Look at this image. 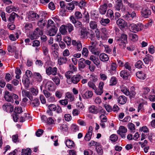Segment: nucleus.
I'll use <instances>...</instances> for the list:
<instances>
[{"label":"nucleus","instance_id":"obj_44","mask_svg":"<svg viewBox=\"0 0 155 155\" xmlns=\"http://www.w3.org/2000/svg\"><path fill=\"white\" fill-rule=\"evenodd\" d=\"M66 28L69 33H71L74 30V27L71 24L68 23L65 25Z\"/></svg>","mask_w":155,"mask_h":155},{"label":"nucleus","instance_id":"obj_29","mask_svg":"<svg viewBox=\"0 0 155 155\" xmlns=\"http://www.w3.org/2000/svg\"><path fill=\"white\" fill-rule=\"evenodd\" d=\"M46 21L43 18H40L37 22L38 25L41 28H43L46 25Z\"/></svg>","mask_w":155,"mask_h":155},{"label":"nucleus","instance_id":"obj_1","mask_svg":"<svg viewBox=\"0 0 155 155\" xmlns=\"http://www.w3.org/2000/svg\"><path fill=\"white\" fill-rule=\"evenodd\" d=\"M127 35L125 33H122L120 37L117 36L115 37V40L120 45H123L125 47V43L127 41Z\"/></svg>","mask_w":155,"mask_h":155},{"label":"nucleus","instance_id":"obj_40","mask_svg":"<svg viewBox=\"0 0 155 155\" xmlns=\"http://www.w3.org/2000/svg\"><path fill=\"white\" fill-rule=\"evenodd\" d=\"M60 31L62 35H66L67 33V29L65 25H63L61 26Z\"/></svg>","mask_w":155,"mask_h":155},{"label":"nucleus","instance_id":"obj_34","mask_svg":"<svg viewBox=\"0 0 155 155\" xmlns=\"http://www.w3.org/2000/svg\"><path fill=\"white\" fill-rule=\"evenodd\" d=\"M65 143L66 146L69 148H71V147L74 146V142L70 139L67 140L66 141Z\"/></svg>","mask_w":155,"mask_h":155},{"label":"nucleus","instance_id":"obj_13","mask_svg":"<svg viewBox=\"0 0 155 155\" xmlns=\"http://www.w3.org/2000/svg\"><path fill=\"white\" fill-rule=\"evenodd\" d=\"M45 88L50 91L54 90L55 89L54 84L51 81H47L45 84Z\"/></svg>","mask_w":155,"mask_h":155},{"label":"nucleus","instance_id":"obj_53","mask_svg":"<svg viewBox=\"0 0 155 155\" xmlns=\"http://www.w3.org/2000/svg\"><path fill=\"white\" fill-rule=\"evenodd\" d=\"M88 53L89 51L87 48L85 47L83 48L82 51V55L85 57H87L88 56Z\"/></svg>","mask_w":155,"mask_h":155},{"label":"nucleus","instance_id":"obj_22","mask_svg":"<svg viewBox=\"0 0 155 155\" xmlns=\"http://www.w3.org/2000/svg\"><path fill=\"white\" fill-rule=\"evenodd\" d=\"M88 33V32L87 31L86 28L84 27L82 28L80 31L81 38H87Z\"/></svg>","mask_w":155,"mask_h":155},{"label":"nucleus","instance_id":"obj_17","mask_svg":"<svg viewBox=\"0 0 155 155\" xmlns=\"http://www.w3.org/2000/svg\"><path fill=\"white\" fill-rule=\"evenodd\" d=\"M8 33L7 31L1 29L0 30V37L3 40H5L7 38Z\"/></svg>","mask_w":155,"mask_h":155},{"label":"nucleus","instance_id":"obj_27","mask_svg":"<svg viewBox=\"0 0 155 155\" xmlns=\"http://www.w3.org/2000/svg\"><path fill=\"white\" fill-rule=\"evenodd\" d=\"M127 101L126 97L123 95L120 96L117 100L118 103L121 104H125Z\"/></svg>","mask_w":155,"mask_h":155},{"label":"nucleus","instance_id":"obj_2","mask_svg":"<svg viewBox=\"0 0 155 155\" xmlns=\"http://www.w3.org/2000/svg\"><path fill=\"white\" fill-rule=\"evenodd\" d=\"M143 28V26L141 24H137L134 23L131 24L129 26V29L130 31L134 33L142 30Z\"/></svg>","mask_w":155,"mask_h":155},{"label":"nucleus","instance_id":"obj_55","mask_svg":"<svg viewBox=\"0 0 155 155\" xmlns=\"http://www.w3.org/2000/svg\"><path fill=\"white\" fill-rule=\"evenodd\" d=\"M73 73V71H68L65 74V76L69 80L71 79Z\"/></svg>","mask_w":155,"mask_h":155},{"label":"nucleus","instance_id":"obj_9","mask_svg":"<svg viewBox=\"0 0 155 155\" xmlns=\"http://www.w3.org/2000/svg\"><path fill=\"white\" fill-rule=\"evenodd\" d=\"M77 1H73L72 2L68 3L66 6V8L69 12L73 11L75 8V5L77 6Z\"/></svg>","mask_w":155,"mask_h":155},{"label":"nucleus","instance_id":"obj_12","mask_svg":"<svg viewBox=\"0 0 155 155\" xmlns=\"http://www.w3.org/2000/svg\"><path fill=\"white\" fill-rule=\"evenodd\" d=\"M116 21L117 24L121 29L125 28L127 25V22L122 19L119 18Z\"/></svg>","mask_w":155,"mask_h":155},{"label":"nucleus","instance_id":"obj_4","mask_svg":"<svg viewBox=\"0 0 155 155\" xmlns=\"http://www.w3.org/2000/svg\"><path fill=\"white\" fill-rule=\"evenodd\" d=\"M43 32L42 29L37 28L34 30L33 33L30 35V38L31 40L36 39L38 37L42 35Z\"/></svg>","mask_w":155,"mask_h":155},{"label":"nucleus","instance_id":"obj_33","mask_svg":"<svg viewBox=\"0 0 155 155\" xmlns=\"http://www.w3.org/2000/svg\"><path fill=\"white\" fill-rule=\"evenodd\" d=\"M99 58L103 62L107 61L109 60L108 55L105 53L101 54L100 55Z\"/></svg>","mask_w":155,"mask_h":155},{"label":"nucleus","instance_id":"obj_32","mask_svg":"<svg viewBox=\"0 0 155 155\" xmlns=\"http://www.w3.org/2000/svg\"><path fill=\"white\" fill-rule=\"evenodd\" d=\"M89 110L91 113L95 114H97L98 112V110L97 107L94 105L90 107Z\"/></svg>","mask_w":155,"mask_h":155},{"label":"nucleus","instance_id":"obj_47","mask_svg":"<svg viewBox=\"0 0 155 155\" xmlns=\"http://www.w3.org/2000/svg\"><path fill=\"white\" fill-rule=\"evenodd\" d=\"M117 81L115 77H112L110 81V85L113 86L116 85L117 83Z\"/></svg>","mask_w":155,"mask_h":155},{"label":"nucleus","instance_id":"obj_58","mask_svg":"<svg viewBox=\"0 0 155 155\" xmlns=\"http://www.w3.org/2000/svg\"><path fill=\"white\" fill-rule=\"evenodd\" d=\"M88 85L89 87L92 88L94 90H96V86L94 82L92 81H89L88 83Z\"/></svg>","mask_w":155,"mask_h":155},{"label":"nucleus","instance_id":"obj_61","mask_svg":"<svg viewBox=\"0 0 155 155\" xmlns=\"http://www.w3.org/2000/svg\"><path fill=\"white\" fill-rule=\"evenodd\" d=\"M10 103H8L5 104L2 106V108L4 110L7 112L9 111L10 107L9 106Z\"/></svg>","mask_w":155,"mask_h":155},{"label":"nucleus","instance_id":"obj_37","mask_svg":"<svg viewBox=\"0 0 155 155\" xmlns=\"http://www.w3.org/2000/svg\"><path fill=\"white\" fill-rule=\"evenodd\" d=\"M57 29L56 27L52 28L50 29L48 32V35L50 36H54L56 33Z\"/></svg>","mask_w":155,"mask_h":155},{"label":"nucleus","instance_id":"obj_30","mask_svg":"<svg viewBox=\"0 0 155 155\" xmlns=\"http://www.w3.org/2000/svg\"><path fill=\"white\" fill-rule=\"evenodd\" d=\"M71 16H73L74 19L75 20L80 19L82 18V15L81 13L78 11H76L74 13V15H72Z\"/></svg>","mask_w":155,"mask_h":155},{"label":"nucleus","instance_id":"obj_16","mask_svg":"<svg viewBox=\"0 0 155 155\" xmlns=\"http://www.w3.org/2000/svg\"><path fill=\"white\" fill-rule=\"evenodd\" d=\"M107 7V5L106 3H104L101 5L99 8L100 13L101 15L105 14L106 12Z\"/></svg>","mask_w":155,"mask_h":155},{"label":"nucleus","instance_id":"obj_62","mask_svg":"<svg viewBox=\"0 0 155 155\" xmlns=\"http://www.w3.org/2000/svg\"><path fill=\"white\" fill-rule=\"evenodd\" d=\"M15 114H20L22 112V110L21 107H16L15 108L14 111Z\"/></svg>","mask_w":155,"mask_h":155},{"label":"nucleus","instance_id":"obj_52","mask_svg":"<svg viewBox=\"0 0 155 155\" xmlns=\"http://www.w3.org/2000/svg\"><path fill=\"white\" fill-rule=\"evenodd\" d=\"M59 128L63 132H66L68 130V125L66 124H63L62 125L60 126Z\"/></svg>","mask_w":155,"mask_h":155},{"label":"nucleus","instance_id":"obj_45","mask_svg":"<svg viewBox=\"0 0 155 155\" xmlns=\"http://www.w3.org/2000/svg\"><path fill=\"white\" fill-rule=\"evenodd\" d=\"M65 98L68 99L69 101L72 102L74 100V96L69 92H67L66 94Z\"/></svg>","mask_w":155,"mask_h":155},{"label":"nucleus","instance_id":"obj_25","mask_svg":"<svg viewBox=\"0 0 155 155\" xmlns=\"http://www.w3.org/2000/svg\"><path fill=\"white\" fill-rule=\"evenodd\" d=\"M17 16L18 15L16 13L13 12L10 14L9 18L7 19V21L11 23H13L15 21V19Z\"/></svg>","mask_w":155,"mask_h":155},{"label":"nucleus","instance_id":"obj_21","mask_svg":"<svg viewBox=\"0 0 155 155\" xmlns=\"http://www.w3.org/2000/svg\"><path fill=\"white\" fill-rule=\"evenodd\" d=\"M29 78L27 77L26 76H23L22 78V82L25 87L28 88L30 83Z\"/></svg>","mask_w":155,"mask_h":155},{"label":"nucleus","instance_id":"obj_28","mask_svg":"<svg viewBox=\"0 0 155 155\" xmlns=\"http://www.w3.org/2000/svg\"><path fill=\"white\" fill-rule=\"evenodd\" d=\"M136 76L137 78L142 80L145 79L146 78V74L142 71L137 72L136 73Z\"/></svg>","mask_w":155,"mask_h":155},{"label":"nucleus","instance_id":"obj_11","mask_svg":"<svg viewBox=\"0 0 155 155\" xmlns=\"http://www.w3.org/2000/svg\"><path fill=\"white\" fill-rule=\"evenodd\" d=\"M93 127L92 126H90L87 132L86 133L84 137V140L86 141H89L91 139L92 134Z\"/></svg>","mask_w":155,"mask_h":155},{"label":"nucleus","instance_id":"obj_63","mask_svg":"<svg viewBox=\"0 0 155 155\" xmlns=\"http://www.w3.org/2000/svg\"><path fill=\"white\" fill-rule=\"evenodd\" d=\"M143 63L142 61H138L135 64V66L138 68H142V66L143 65Z\"/></svg>","mask_w":155,"mask_h":155},{"label":"nucleus","instance_id":"obj_59","mask_svg":"<svg viewBox=\"0 0 155 155\" xmlns=\"http://www.w3.org/2000/svg\"><path fill=\"white\" fill-rule=\"evenodd\" d=\"M118 137L117 135L113 134L110 137V140L113 142H115L118 139Z\"/></svg>","mask_w":155,"mask_h":155},{"label":"nucleus","instance_id":"obj_43","mask_svg":"<svg viewBox=\"0 0 155 155\" xmlns=\"http://www.w3.org/2000/svg\"><path fill=\"white\" fill-rule=\"evenodd\" d=\"M129 36L130 39L133 41H135L138 39L137 35L134 33H130L129 34Z\"/></svg>","mask_w":155,"mask_h":155},{"label":"nucleus","instance_id":"obj_35","mask_svg":"<svg viewBox=\"0 0 155 155\" xmlns=\"http://www.w3.org/2000/svg\"><path fill=\"white\" fill-rule=\"evenodd\" d=\"M68 59L65 57H60L58 59V63L59 65L65 64L67 61Z\"/></svg>","mask_w":155,"mask_h":155},{"label":"nucleus","instance_id":"obj_23","mask_svg":"<svg viewBox=\"0 0 155 155\" xmlns=\"http://www.w3.org/2000/svg\"><path fill=\"white\" fill-rule=\"evenodd\" d=\"M4 98L6 101L8 102H13V100L11 94L8 92H5L4 94Z\"/></svg>","mask_w":155,"mask_h":155},{"label":"nucleus","instance_id":"obj_54","mask_svg":"<svg viewBox=\"0 0 155 155\" xmlns=\"http://www.w3.org/2000/svg\"><path fill=\"white\" fill-rule=\"evenodd\" d=\"M135 90V88L134 87H131L130 89V90L129 91V95L130 98H132L136 94L134 91Z\"/></svg>","mask_w":155,"mask_h":155},{"label":"nucleus","instance_id":"obj_24","mask_svg":"<svg viewBox=\"0 0 155 155\" xmlns=\"http://www.w3.org/2000/svg\"><path fill=\"white\" fill-rule=\"evenodd\" d=\"M96 46H89L88 48L89 50L94 55L98 56L100 53V52L98 51H96V49L95 48Z\"/></svg>","mask_w":155,"mask_h":155},{"label":"nucleus","instance_id":"obj_64","mask_svg":"<svg viewBox=\"0 0 155 155\" xmlns=\"http://www.w3.org/2000/svg\"><path fill=\"white\" fill-rule=\"evenodd\" d=\"M55 95L56 97L58 98H61L62 95V92L60 91H57L55 93Z\"/></svg>","mask_w":155,"mask_h":155},{"label":"nucleus","instance_id":"obj_7","mask_svg":"<svg viewBox=\"0 0 155 155\" xmlns=\"http://www.w3.org/2000/svg\"><path fill=\"white\" fill-rule=\"evenodd\" d=\"M69 18L70 21L73 24H74V26L76 28H80L81 29H82L83 27L82 23L78 20L74 19L73 16H71Z\"/></svg>","mask_w":155,"mask_h":155},{"label":"nucleus","instance_id":"obj_50","mask_svg":"<svg viewBox=\"0 0 155 155\" xmlns=\"http://www.w3.org/2000/svg\"><path fill=\"white\" fill-rule=\"evenodd\" d=\"M47 25L48 28L50 27L52 28L56 27L54 21L51 19H49L48 21V24H47Z\"/></svg>","mask_w":155,"mask_h":155},{"label":"nucleus","instance_id":"obj_60","mask_svg":"<svg viewBox=\"0 0 155 155\" xmlns=\"http://www.w3.org/2000/svg\"><path fill=\"white\" fill-rule=\"evenodd\" d=\"M30 91L32 94L34 96H36L38 92V89L34 88H31Z\"/></svg>","mask_w":155,"mask_h":155},{"label":"nucleus","instance_id":"obj_48","mask_svg":"<svg viewBox=\"0 0 155 155\" xmlns=\"http://www.w3.org/2000/svg\"><path fill=\"white\" fill-rule=\"evenodd\" d=\"M32 104L34 107H36L38 106L40 104V102L38 98H35L34 100L33 99L32 101Z\"/></svg>","mask_w":155,"mask_h":155},{"label":"nucleus","instance_id":"obj_31","mask_svg":"<svg viewBox=\"0 0 155 155\" xmlns=\"http://www.w3.org/2000/svg\"><path fill=\"white\" fill-rule=\"evenodd\" d=\"M106 16L110 18L111 20H114V12L113 10L110 9L107 10V12Z\"/></svg>","mask_w":155,"mask_h":155},{"label":"nucleus","instance_id":"obj_51","mask_svg":"<svg viewBox=\"0 0 155 155\" xmlns=\"http://www.w3.org/2000/svg\"><path fill=\"white\" fill-rule=\"evenodd\" d=\"M89 25L90 28L93 29H96L97 27L96 22L94 21H91Z\"/></svg>","mask_w":155,"mask_h":155},{"label":"nucleus","instance_id":"obj_18","mask_svg":"<svg viewBox=\"0 0 155 155\" xmlns=\"http://www.w3.org/2000/svg\"><path fill=\"white\" fill-rule=\"evenodd\" d=\"M21 93L23 97H27L31 101L33 100V97L30 92L25 90H23L22 91Z\"/></svg>","mask_w":155,"mask_h":155},{"label":"nucleus","instance_id":"obj_6","mask_svg":"<svg viewBox=\"0 0 155 155\" xmlns=\"http://www.w3.org/2000/svg\"><path fill=\"white\" fill-rule=\"evenodd\" d=\"M72 44L76 50L78 51H81L82 49V45L80 41L73 40L72 41Z\"/></svg>","mask_w":155,"mask_h":155},{"label":"nucleus","instance_id":"obj_15","mask_svg":"<svg viewBox=\"0 0 155 155\" xmlns=\"http://www.w3.org/2000/svg\"><path fill=\"white\" fill-rule=\"evenodd\" d=\"M151 14V11L148 8H143L141 11V15L145 18H147Z\"/></svg>","mask_w":155,"mask_h":155},{"label":"nucleus","instance_id":"obj_10","mask_svg":"<svg viewBox=\"0 0 155 155\" xmlns=\"http://www.w3.org/2000/svg\"><path fill=\"white\" fill-rule=\"evenodd\" d=\"M83 77L80 74H76L73 76L71 78V81L74 84H77Z\"/></svg>","mask_w":155,"mask_h":155},{"label":"nucleus","instance_id":"obj_3","mask_svg":"<svg viewBox=\"0 0 155 155\" xmlns=\"http://www.w3.org/2000/svg\"><path fill=\"white\" fill-rule=\"evenodd\" d=\"M39 17V15L37 14L33 11H31L28 13L26 20L27 21H34L35 19H38Z\"/></svg>","mask_w":155,"mask_h":155},{"label":"nucleus","instance_id":"obj_57","mask_svg":"<svg viewBox=\"0 0 155 155\" xmlns=\"http://www.w3.org/2000/svg\"><path fill=\"white\" fill-rule=\"evenodd\" d=\"M52 80L57 85H58L60 83V80L58 77L55 76L52 78Z\"/></svg>","mask_w":155,"mask_h":155},{"label":"nucleus","instance_id":"obj_46","mask_svg":"<svg viewBox=\"0 0 155 155\" xmlns=\"http://www.w3.org/2000/svg\"><path fill=\"white\" fill-rule=\"evenodd\" d=\"M121 91L125 95H128L129 94V91L126 87L124 86H122L120 87Z\"/></svg>","mask_w":155,"mask_h":155},{"label":"nucleus","instance_id":"obj_5","mask_svg":"<svg viewBox=\"0 0 155 155\" xmlns=\"http://www.w3.org/2000/svg\"><path fill=\"white\" fill-rule=\"evenodd\" d=\"M57 69L56 67H47L46 68V73L48 75H52L55 76L57 74Z\"/></svg>","mask_w":155,"mask_h":155},{"label":"nucleus","instance_id":"obj_49","mask_svg":"<svg viewBox=\"0 0 155 155\" xmlns=\"http://www.w3.org/2000/svg\"><path fill=\"white\" fill-rule=\"evenodd\" d=\"M152 58H153V56L149 55L147 56V57L143 58V61L146 64H148L149 63L150 60H151Z\"/></svg>","mask_w":155,"mask_h":155},{"label":"nucleus","instance_id":"obj_36","mask_svg":"<svg viewBox=\"0 0 155 155\" xmlns=\"http://www.w3.org/2000/svg\"><path fill=\"white\" fill-rule=\"evenodd\" d=\"M83 21L88 23L89 22V16L87 12H85L83 14Z\"/></svg>","mask_w":155,"mask_h":155},{"label":"nucleus","instance_id":"obj_14","mask_svg":"<svg viewBox=\"0 0 155 155\" xmlns=\"http://www.w3.org/2000/svg\"><path fill=\"white\" fill-rule=\"evenodd\" d=\"M84 90H83V89H81L80 91V92L81 94H83L84 95L86 98L87 99L92 97L93 95V93L92 91H87L84 93Z\"/></svg>","mask_w":155,"mask_h":155},{"label":"nucleus","instance_id":"obj_20","mask_svg":"<svg viewBox=\"0 0 155 155\" xmlns=\"http://www.w3.org/2000/svg\"><path fill=\"white\" fill-rule=\"evenodd\" d=\"M130 76L129 72L127 70H122L120 72V76L124 79L127 80Z\"/></svg>","mask_w":155,"mask_h":155},{"label":"nucleus","instance_id":"obj_26","mask_svg":"<svg viewBox=\"0 0 155 155\" xmlns=\"http://www.w3.org/2000/svg\"><path fill=\"white\" fill-rule=\"evenodd\" d=\"M123 6V4L121 0H117L116 5L115 6V10L117 11H119L121 9Z\"/></svg>","mask_w":155,"mask_h":155},{"label":"nucleus","instance_id":"obj_8","mask_svg":"<svg viewBox=\"0 0 155 155\" xmlns=\"http://www.w3.org/2000/svg\"><path fill=\"white\" fill-rule=\"evenodd\" d=\"M127 132V129L124 126L120 127L119 129L117 131V133L121 136L122 138H125V134Z\"/></svg>","mask_w":155,"mask_h":155},{"label":"nucleus","instance_id":"obj_42","mask_svg":"<svg viewBox=\"0 0 155 155\" xmlns=\"http://www.w3.org/2000/svg\"><path fill=\"white\" fill-rule=\"evenodd\" d=\"M16 8L14 6L12 5L9 6L6 8V11L8 13L12 12V11H15Z\"/></svg>","mask_w":155,"mask_h":155},{"label":"nucleus","instance_id":"obj_56","mask_svg":"<svg viewBox=\"0 0 155 155\" xmlns=\"http://www.w3.org/2000/svg\"><path fill=\"white\" fill-rule=\"evenodd\" d=\"M78 3L77 5H78L79 7L81 8H84L86 5V2L83 0L78 2L77 1Z\"/></svg>","mask_w":155,"mask_h":155},{"label":"nucleus","instance_id":"obj_41","mask_svg":"<svg viewBox=\"0 0 155 155\" xmlns=\"http://www.w3.org/2000/svg\"><path fill=\"white\" fill-rule=\"evenodd\" d=\"M31 151L29 148H27V150L25 149L22 150L21 155H31Z\"/></svg>","mask_w":155,"mask_h":155},{"label":"nucleus","instance_id":"obj_19","mask_svg":"<svg viewBox=\"0 0 155 155\" xmlns=\"http://www.w3.org/2000/svg\"><path fill=\"white\" fill-rule=\"evenodd\" d=\"M89 59L92 61L94 63L96 66H98L100 64V60L98 58L96 57L94 55H91Z\"/></svg>","mask_w":155,"mask_h":155},{"label":"nucleus","instance_id":"obj_38","mask_svg":"<svg viewBox=\"0 0 155 155\" xmlns=\"http://www.w3.org/2000/svg\"><path fill=\"white\" fill-rule=\"evenodd\" d=\"M78 66L80 68H84L85 67L86 65L84 58H81L79 59L78 61Z\"/></svg>","mask_w":155,"mask_h":155},{"label":"nucleus","instance_id":"obj_39","mask_svg":"<svg viewBox=\"0 0 155 155\" xmlns=\"http://www.w3.org/2000/svg\"><path fill=\"white\" fill-rule=\"evenodd\" d=\"M110 22V20L108 18L104 19L102 18L100 21L101 24L104 26H106Z\"/></svg>","mask_w":155,"mask_h":155}]
</instances>
